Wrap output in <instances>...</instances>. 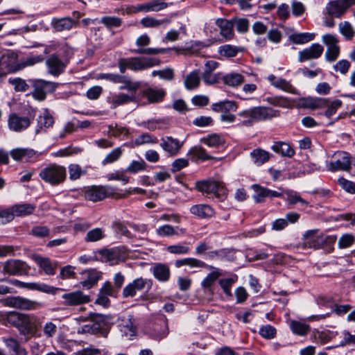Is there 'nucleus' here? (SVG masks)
<instances>
[{"label":"nucleus","instance_id":"obj_40","mask_svg":"<svg viewBox=\"0 0 355 355\" xmlns=\"http://www.w3.org/2000/svg\"><path fill=\"white\" fill-rule=\"evenodd\" d=\"M244 50L245 49L241 46L225 44L219 47L218 53L220 55L226 58H234L237 55L238 53L243 52Z\"/></svg>","mask_w":355,"mask_h":355},{"label":"nucleus","instance_id":"obj_43","mask_svg":"<svg viewBox=\"0 0 355 355\" xmlns=\"http://www.w3.org/2000/svg\"><path fill=\"white\" fill-rule=\"evenodd\" d=\"M223 81L230 87H238L244 82V77L238 73H230L223 77Z\"/></svg>","mask_w":355,"mask_h":355},{"label":"nucleus","instance_id":"obj_57","mask_svg":"<svg viewBox=\"0 0 355 355\" xmlns=\"http://www.w3.org/2000/svg\"><path fill=\"white\" fill-rule=\"evenodd\" d=\"M259 334L265 339H272L276 336L277 330L273 326L266 324L260 327Z\"/></svg>","mask_w":355,"mask_h":355},{"label":"nucleus","instance_id":"obj_19","mask_svg":"<svg viewBox=\"0 0 355 355\" xmlns=\"http://www.w3.org/2000/svg\"><path fill=\"white\" fill-rule=\"evenodd\" d=\"M112 193L111 188L109 187L92 186L85 189L84 196L88 200L97 202L103 200Z\"/></svg>","mask_w":355,"mask_h":355},{"label":"nucleus","instance_id":"obj_60","mask_svg":"<svg viewBox=\"0 0 355 355\" xmlns=\"http://www.w3.org/2000/svg\"><path fill=\"white\" fill-rule=\"evenodd\" d=\"M351 67V63L345 59H343L336 62L333 69L336 72H339L342 75H346Z\"/></svg>","mask_w":355,"mask_h":355},{"label":"nucleus","instance_id":"obj_8","mask_svg":"<svg viewBox=\"0 0 355 355\" xmlns=\"http://www.w3.org/2000/svg\"><path fill=\"white\" fill-rule=\"evenodd\" d=\"M304 247L320 248L324 244H330L334 243L336 237L332 235H326L318 230H311L305 232Z\"/></svg>","mask_w":355,"mask_h":355},{"label":"nucleus","instance_id":"obj_22","mask_svg":"<svg viewBox=\"0 0 355 355\" xmlns=\"http://www.w3.org/2000/svg\"><path fill=\"white\" fill-rule=\"evenodd\" d=\"M324 51V47L318 44L313 43L309 47L299 51L298 61L303 62L311 60H316L320 58Z\"/></svg>","mask_w":355,"mask_h":355},{"label":"nucleus","instance_id":"obj_28","mask_svg":"<svg viewBox=\"0 0 355 355\" xmlns=\"http://www.w3.org/2000/svg\"><path fill=\"white\" fill-rule=\"evenodd\" d=\"M141 94L148 99L149 103H157L164 100L166 91L162 88L148 87L141 91Z\"/></svg>","mask_w":355,"mask_h":355},{"label":"nucleus","instance_id":"obj_52","mask_svg":"<svg viewBox=\"0 0 355 355\" xmlns=\"http://www.w3.org/2000/svg\"><path fill=\"white\" fill-rule=\"evenodd\" d=\"M273 86L291 94H296L297 93V89L291 83L284 78H278L277 81H275V83H273Z\"/></svg>","mask_w":355,"mask_h":355},{"label":"nucleus","instance_id":"obj_27","mask_svg":"<svg viewBox=\"0 0 355 355\" xmlns=\"http://www.w3.org/2000/svg\"><path fill=\"white\" fill-rule=\"evenodd\" d=\"M44 60L42 55H33L30 56L19 63H12L11 65H8V73H13L19 71L26 67L33 66L35 64L40 63Z\"/></svg>","mask_w":355,"mask_h":355},{"label":"nucleus","instance_id":"obj_23","mask_svg":"<svg viewBox=\"0 0 355 355\" xmlns=\"http://www.w3.org/2000/svg\"><path fill=\"white\" fill-rule=\"evenodd\" d=\"M132 70L141 71L160 64V60L156 58L132 57Z\"/></svg>","mask_w":355,"mask_h":355},{"label":"nucleus","instance_id":"obj_54","mask_svg":"<svg viewBox=\"0 0 355 355\" xmlns=\"http://www.w3.org/2000/svg\"><path fill=\"white\" fill-rule=\"evenodd\" d=\"M122 154L123 150L121 148L118 147L113 149L102 161V164L105 166L117 161L121 157Z\"/></svg>","mask_w":355,"mask_h":355},{"label":"nucleus","instance_id":"obj_16","mask_svg":"<svg viewBox=\"0 0 355 355\" xmlns=\"http://www.w3.org/2000/svg\"><path fill=\"white\" fill-rule=\"evenodd\" d=\"M4 304L11 308L26 311L35 310L40 306L39 302L20 296L8 297L4 300Z\"/></svg>","mask_w":355,"mask_h":355},{"label":"nucleus","instance_id":"obj_18","mask_svg":"<svg viewBox=\"0 0 355 355\" xmlns=\"http://www.w3.org/2000/svg\"><path fill=\"white\" fill-rule=\"evenodd\" d=\"M254 191L252 198L256 203H262L265 202L266 198H280L283 196V193L278 191H273L260 184H254L252 185Z\"/></svg>","mask_w":355,"mask_h":355},{"label":"nucleus","instance_id":"obj_46","mask_svg":"<svg viewBox=\"0 0 355 355\" xmlns=\"http://www.w3.org/2000/svg\"><path fill=\"white\" fill-rule=\"evenodd\" d=\"M202 142L211 148H218L225 144L224 139L219 135L212 134L201 139Z\"/></svg>","mask_w":355,"mask_h":355},{"label":"nucleus","instance_id":"obj_5","mask_svg":"<svg viewBox=\"0 0 355 355\" xmlns=\"http://www.w3.org/2000/svg\"><path fill=\"white\" fill-rule=\"evenodd\" d=\"M196 189L203 193L211 196L219 201H223L227 196V191L222 182L207 179L196 182Z\"/></svg>","mask_w":355,"mask_h":355},{"label":"nucleus","instance_id":"obj_45","mask_svg":"<svg viewBox=\"0 0 355 355\" xmlns=\"http://www.w3.org/2000/svg\"><path fill=\"white\" fill-rule=\"evenodd\" d=\"M290 328L294 334L298 336H305L310 331V327L308 324L296 320H291L290 322Z\"/></svg>","mask_w":355,"mask_h":355},{"label":"nucleus","instance_id":"obj_11","mask_svg":"<svg viewBox=\"0 0 355 355\" xmlns=\"http://www.w3.org/2000/svg\"><path fill=\"white\" fill-rule=\"evenodd\" d=\"M150 43V37L144 34L140 35L136 40V45L138 46L137 49L131 50V52L137 54L144 55H157L159 53H167L171 51V48H150L146 47Z\"/></svg>","mask_w":355,"mask_h":355},{"label":"nucleus","instance_id":"obj_51","mask_svg":"<svg viewBox=\"0 0 355 355\" xmlns=\"http://www.w3.org/2000/svg\"><path fill=\"white\" fill-rule=\"evenodd\" d=\"M340 33L347 40H351L355 34L352 24L349 21L340 22L338 24Z\"/></svg>","mask_w":355,"mask_h":355},{"label":"nucleus","instance_id":"obj_53","mask_svg":"<svg viewBox=\"0 0 355 355\" xmlns=\"http://www.w3.org/2000/svg\"><path fill=\"white\" fill-rule=\"evenodd\" d=\"M101 23L107 28H118L122 24L121 18L112 16H104L101 19Z\"/></svg>","mask_w":355,"mask_h":355},{"label":"nucleus","instance_id":"obj_44","mask_svg":"<svg viewBox=\"0 0 355 355\" xmlns=\"http://www.w3.org/2000/svg\"><path fill=\"white\" fill-rule=\"evenodd\" d=\"M279 190L280 191L279 192L283 193V195L285 194L286 196L285 200L290 205H295L297 202H300L301 204L305 205H307L309 204V202L306 200L302 198L301 196L295 191L288 189L282 190V189H279Z\"/></svg>","mask_w":355,"mask_h":355},{"label":"nucleus","instance_id":"obj_58","mask_svg":"<svg viewBox=\"0 0 355 355\" xmlns=\"http://www.w3.org/2000/svg\"><path fill=\"white\" fill-rule=\"evenodd\" d=\"M8 83L14 86L16 92H26L29 88L26 82L20 78H9Z\"/></svg>","mask_w":355,"mask_h":355},{"label":"nucleus","instance_id":"obj_37","mask_svg":"<svg viewBox=\"0 0 355 355\" xmlns=\"http://www.w3.org/2000/svg\"><path fill=\"white\" fill-rule=\"evenodd\" d=\"M188 155L191 156L193 161L200 160L203 162L214 159V157L207 153L205 148L199 146L191 148L189 150Z\"/></svg>","mask_w":355,"mask_h":355},{"label":"nucleus","instance_id":"obj_17","mask_svg":"<svg viewBox=\"0 0 355 355\" xmlns=\"http://www.w3.org/2000/svg\"><path fill=\"white\" fill-rule=\"evenodd\" d=\"M27 264L19 259H9L3 263V272L9 275H23L28 272Z\"/></svg>","mask_w":355,"mask_h":355},{"label":"nucleus","instance_id":"obj_15","mask_svg":"<svg viewBox=\"0 0 355 355\" xmlns=\"http://www.w3.org/2000/svg\"><path fill=\"white\" fill-rule=\"evenodd\" d=\"M69 62V58L61 59L58 53H53L46 60L47 71L49 74L58 77L64 72Z\"/></svg>","mask_w":355,"mask_h":355},{"label":"nucleus","instance_id":"obj_9","mask_svg":"<svg viewBox=\"0 0 355 355\" xmlns=\"http://www.w3.org/2000/svg\"><path fill=\"white\" fill-rule=\"evenodd\" d=\"M329 171L349 172L352 168V156L346 151H337L331 157V161L327 164Z\"/></svg>","mask_w":355,"mask_h":355},{"label":"nucleus","instance_id":"obj_13","mask_svg":"<svg viewBox=\"0 0 355 355\" xmlns=\"http://www.w3.org/2000/svg\"><path fill=\"white\" fill-rule=\"evenodd\" d=\"M322 41L327 46L324 54L325 60L329 62L336 61L340 53L338 37L332 34H325L322 36Z\"/></svg>","mask_w":355,"mask_h":355},{"label":"nucleus","instance_id":"obj_39","mask_svg":"<svg viewBox=\"0 0 355 355\" xmlns=\"http://www.w3.org/2000/svg\"><path fill=\"white\" fill-rule=\"evenodd\" d=\"M137 99L135 96H130L126 94H119L112 97L110 101L111 108L114 109L120 105L127 104L130 102H136Z\"/></svg>","mask_w":355,"mask_h":355},{"label":"nucleus","instance_id":"obj_36","mask_svg":"<svg viewBox=\"0 0 355 355\" xmlns=\"http://www.w3.org/2000/svg\"><path fill=\"white\" fill-rule=\"evenodd\" d=\"M200 83L199 70H193L184 78V85L187 89L193 90L197 89Z\"/></svg>","mask_w":355,"mask_h":355},{"label":"nucleus","instance_id":"obj_12","mask_svg":"<svg viewBox=\"0 0 355 355\" xmlns=\"http://www.w3.org/2000/svg\"><path fill=\"white\" fill-rule=\"evenodd\" d=\"M36 206L31 203L15 204L8 208H4V217L8 221H12L15 217H24L32 214Z\"/></svg>","mask_w":355,"mask_h":355},{"label":"nucleus","instance_id":"obj_24","mask_svg":"<svg viewBox=\"0 0 355 355\" xmlns=\"http://www.w3.org/2000/svg\"><path fill=\"white\" fill-rule=\"evenodd\" d=\"M62 298L64 300V304L67 306H78L90 301L89 296L80 291L64 293Z\"/></svg>","mask_w":355,"mask_h":355},{"label":"nucleus","instance_id":"obj_10","mask_svg":"<svg viewBox=\"0 0 355 355\" xmlns=\"http://www.w3.org/2000/svg\"><path fill=\"white\" fill-rule=\"evenodd\" d=\"M153 286V281L150 279L139 277L135 279L132 282L127 284L122 291L124 298L133 297L138 292L146 291H149Z\"/></svg>","mask_w":355,"mask_h":355},{"label":"nucleus","instance_id":"obj_62","mask_svg":"<svg viewBox=\"0 0 355 355\" xmlns=\"http://www.w3.org/2000/svg\"><path fill=\"white\" fill-rule=\"evenodd\" d=\"M270 104L282 107H289L293 103L288 98L283 96H275L269 100Z\"/></svg>","mask_w":355,"mask_h":355},{"label":"nucleus","instance_id":"obj_1","mask_svg":"<svg viewBox=\"0 0 355 355\" xmlns=\"http://www.w3.org/2000/svg\"><path fill=\"white\" fill-rule=\"evenodd\" d=\"M4 320L15 327L21 335L28 338L35 336L41 327L40 318L34 314L10 311L6 314Z\"/></svg>","mask_w":355,"mask_h":355},{"label":"nucleus","instance_id":"obj_41","mask_svg":"<svg viewBox=\"0 0 355 355\" xmlns=\"http://www.w3.org/2000/svg\"><path fill=\"white\" fill-rule=\"evenodd\" d=\"M35 261L46 275H55L56 265H54L49 259L37 257L35 258Z\"/></svg>","mask_w":355,"mask_h":355},{"label":"nucleus","instance_id":"obj_14","mask_svg":"<svg viewBox=\"0 0 355 355\" xmlns=\"http://www.w3.org/2000/svg\"><path fill=\"white\" fill-rule=\"evenodd\" d=\"M354 5L355 0H333L327 4L326 10L331 17L341 18Z\"/></svg>","mask_w":355,"mask_h":355},{"label":"nucleus","instance_id":"obj_6","mask_svg":"<svg viewBox=\"0 0 355 355\" xmlns=\"http://www.w3.org/2000/svg\"><path fill=\"white\" fill-rule=\"evenodd\" d=\"M168 333V321L164 314H158L146 327L148 336L158 341L166 338Z\"/></svg>","mask_w":355,"mask_h":355},{"label":"nucleus","instance_id":"obj_31","mask_svg":"<svg viewBox=\"0 0 355 355\" xmlns=\"http://www.w3.org/2000/svg\"><path fill=\"white\" fill-rule=\"evenodd\" d=\"M76 21L71 17L53 18L51 21L52 28L58 32L69 31L73 28Z\"/></svg>","mask_w":355,"mask_h":355},{"label":"nucleus","instance_id":"obj_2","mask_svg":"<svg viewBox=\"0 0 355 355\" xmlns=\"http://www.w3.org/2000/svg\"><path fill=\"white\" fill-rule=\"evenodd\" d=\"M238 115L245 119L239 123L240 125L251 127L254 122L278 116L279 111L268 107L259 106L241 111L238 113Z\"/></svg>","mask_w":355,"mask_h":355},{"label":"nucleus","instance_id":"obj_47","mask_svg":"<svg viewBox=\"0 0 355 355\" xmlns=\"http://www.w3.org/2000/svg\"><path fill=\"white\" fill-rule=\"evenodd\" d=\"M314 37V33H302L291 35L289 40L294 44H302L313 40Z\"/></svg>","mask_w":355,"mask_h":355},{"label":"nucleus","instance_id":"obj_64","mask_svg":"<svg viewBox=\"0 0 355 355\" xmlns=\"http://www.w3.org/2000/svg\"><path fill=\"white\" fill-rule=\"evenodd\" d=\"M338 182L341 187L347 192L355 193V182L347 180L344 178H340Z\"/></svg>","mask_w":355,"mask_h":355},{"label":"nucleus","instance_id":"obj_48","mask_svg":"<svg viewBox=\"0 0 355 355\" xmlns=\"http://www.w3.org/2000/svg\"><path fill=\"white\" fill-rule=\"evenodd\" d=\"M69 179L72 181L78 180L82 175H84L87 173L85 168H82L78 164H71L68 166Z\"/></svg>","mask_w":355,"mask_h":355},{"label":"nucleus","instance_id":"obj_34","mask_svg":"<svg viewBox=\"0 0 355 355\" xmlns=\"http://www.w3.org/2000/svg\"><path fill=\"white\" fill-rule=\"evenodd\" d=\"M168 7V3L160 0H153L148 3L141 4L138 10L143 12H158Z\"/></svg>","mask_w":355,"mask_h":355},{"label":"nucleus","instance_id":"obj_32","mask_svg":"<svg viewBox=\"0 0 355 355\" xmlns=\"http://www.w3.org/2000/svg\"><path fill=\"white\" fill-rule=\"evenodd\" d=\"M212 111L215 112H221L222 114L228 112H236L238 106L235 101L225 100L218 103H213L211 106Z\"/></svg>","mask_w":355,"mask_h":355},{"label":"nucleus","instance_id":"obj_33","mask_svg":"<svg viewBox=\"0 0 355 355\" xmlns=\"http://www.w3.org/2000/svg\"><path fill=\"white\" fill-rule=\"evenodd\" d=\"M250 157L255 165L260 166L270 159V153L261 148H256L250 153Z\"/></svg>","mask_w":355,"mask_h":355},{"label":"nucleus","instance_id":"obj_55","mask_svg":"<svg viewBox=\"0 0 355 355\" xmlns=\"http://www.w3.org/2000/svg\"><path fill=\"white\" fill-rule=\"evenodd\" d=\"M167 21L168 20L166 19H157L153 17H146L141 20V24L147 28H155Z\"/></svg>","mask_w":355,"mask_h":355},{"label":"nucleus","instance_id":"obj_63","mask_svg":"<svg viewBox=\"0 0 355 355\" xmlns=\"http://www.w3.org/2000/svg\"><path fill=\"white\" fill-rule=\"evenodd\" d=\"M100 291L106 295L107 297H116L118 294V291L112 285L111 282H105L102 287L100 288Z\"/></svg>","mask_w":355,"mask_h":355},{"label":"nucleus","instance_id":"obj_35","mask_svg":"<svg viewBox=\"0 0 355 355\" xmlns=\"http://www.w3.org/2000/svg\"><path fill=\"white\" fill-rule=\"evenodd\" d=\"M272 149L284 157H292L295 155V150L293 146L290 144L283 141L275 142Z\"/></svg>","mask_w":355,"mask_h":355},{"label":"nucleus","instance_id":"obj_7","mask_svg":"<svg viewBox=\"0 0 355 355\" xmlns=\"http://www.w3.org/2000/svg\"><path fill=\"white\" fill-rule=\"evenodd\" d=\"M29 82L33 87V92L29 95L37 101H44L48 94L53 93L59 83L44 80L42 79H31Z\"/></svg>","mask_w":355,"mask_h":355},{"label":"nucleus","instance_id":"obj_25","mask_svg":"<svg viewBox=\"0 0 355 355\" xmlns=\"http://www.w3.org/2000/svg\"><path fill=\"white\" fill-rule=\"evenodd\" d=\"M220 28V34L225 41L232 40L234 38V21L224 18H218L215 22Z\"/></svg>","mask_w":355,"mask_h":355},{"label":"nucleus","instance_id":"obj_61","mask_svg":"<svg viewBox=\"0 0 355 355\" xmlns=\"http://www.w3.org/2000/svg\"><path fill=\"white\" fill-rule=\"evenodd\" d=\"M104 237L103 231L101 228H95L89 231L86 235L85 241L95 242Z\"/></svg>","mask_w":355,"mask_h":355},{"label":"nucleus","instance_id":"obj_3","mask_svg":"<svg viewBox=\"0 0 355 355\" xmlns=\"http://www.w3.org/2000/svg\"><path fill=\"white\" fill-rule=\"evenodd\" d=\"M111 317L99 313L91 314V322L81 327L78 333H89L106 338L111 328Z\"/></svg>","mask_w":355,"mask_h":355},{"label":"nucleus","instance_id":"obj_42","mask_svg":"<svg viewBox=\"0 0 355 355\" xmlns=\"http://www.w3.org/2000/svg\"><path fill=\"white\" fill-rule=\"evenodd\" d=\"M119 83L122 84L119 89H126L132 92H135L141 86L140 82H132L130 77L125 75H121Z\"/></svg>","mask_w":355,"mask_h":355},{"label":"nucleus","instance_id":"obj_30","mask_svg":"<svg viewBox=\"0 0 355 355\" xmlns=\"http://www.w3.org/2000/svg\"><path fill=\"white\" fill-rule=\"evenodd\" d=\"M154 277L159 282H167L171 275L169 267L163 263H156L151 268Z\"/></svg>","mask_w":355,"mask_h":355},{"label":"nucleus","instance_id":"obj_26","mask_svg":"<svg viewBox=\"0 0 355 355\" xmlns=\"http://www.w3.org/2000/svg\"><path fill=\"white\" fill-rule=\"evenodd\" d=\"M82 275L83 279L80 284L87 289L92 288L102 278V273L95 269L87 270L82 273Z\"/></svg>","mask_w":355,"mask_h":355},{"label":"nucleus","instance_id":"obj_59","mask_svg":"<svg viewBox=\"0 0 355 355\" xmlns=\"http://www.w3.org/2000/svg\"><path fill=\"white\" fill-rule=\"evenodd\" d=\"M146 168V164L143 160L139 161L134 160L125 169V171L130 173H136L139 171H144Z\"/></svg>","mask_w":355,"mask_h":355},{"label":"nucleus","instance_id":"obj_56","mask_svg":"<svg viewBox=\"0 0 355 355\" xmlns=\"http://www.w3.org/2000/svg\"><path fill=\"white\" fill-rule=\"evenodd\" d=\"M234 21V26H236V31L242 34L246 33L250 27V21L247 18H237L232 19Z\"/></svg>","mask_w":355,"mask_h":355},{"label":"nucleus","instance_id":"obj_20","mask_svg":"<svg viewBox=\"0 0 355 355\" xmlns=\"http://www.w3.org/2000/svg\"><path fill=\"white\" fill-rule=\"evenodd\" d=\"M31 123V120L28 116H20L12 113L9 115L8 119V128L10 130L20 132L26 130Z\"/></svg>","mask_w":355,"mask_h":355},{"label":"nucleus","instance_id":"obj_29","mask_svg":"<svg viewBox=\"0 0 355 355\" xmlns=\"http://www.w3.org/2000/svg\"><path fill=\"white\" fill-rule=\"evenodd\" d=\"M190 211L192 214L201 219H209L215 214L214 209L206 204L193 205L190 208Z\"/></svg>","mask_w":355,"mask_h":355},{"label":"nucleus","instance_id":"obj_21","mask_svg":"<svg viewBox=\"0 0 355 355\" xmlns=\"http://www.w3.org/2000/svg\"><path fill=\"white\" fill-rule=\"evenodd\" d=\"M160 141V147L170 157L178 155L183 146V142L171 136L162 137Z\"/></svg>","mask_w":355,"mask_h":355},{"label":"nucleus","instance_id":"obj_50","mask_svg":"<svg viewBox=\"0 0 355 355\" xmlns=\"http://www.w3.org/2000/svg\"><path fill=\"white\" fill-rule=\"evenodd\" d=\"M58 320L48 321L43 327V334L46 338L54 337L58 332Z\"/></svg>","mask_w":355,"mask_h":355},{"label":"nucleus","instance_id":"obj_4","mask_svg":"<svg viewBox=\"0 0 355 355\" xmlns=\"http://www.w3.org/2000/svg\"><path fill=\"white\" fill-rule=\"evenodd\" d=\"M39 177L46 183L58 186L66 180L67 169L64 166L50 164L41 169Z\"/></svg>","mask_w":355,"mask_h":355},{"label":"nucleus","instance_id":"obj_38","mask_svg":"<svg viewBox=\"0 0 355 355\" xmlns=\"http://www.w3.org/2000/svg\"><path fill=\"white\" fill-rule=\"evenodd\" d=\"M54 124V119L49 113L48 109L44 110L43 114L38 116L37 119V128L36 132H38L40 130L46 129L51 128Z\"/></svg>","mask_w":355,"mask_h":355},{"label":"nucleus","instance_id":"obj_49","mask_svg":"<svg viewBox=\"0 0 355 355\" xmlns=\"http://www.w3.org/2000/svg\"><path fill=\"white\" fill-rule=\"evenodd\" d=\"M29 289L39 291L49 294H55L57 291L62 290V288H55L44 283H30Z\"/></svg>","mask_w":355,"mask_h":355}]
</instances>
